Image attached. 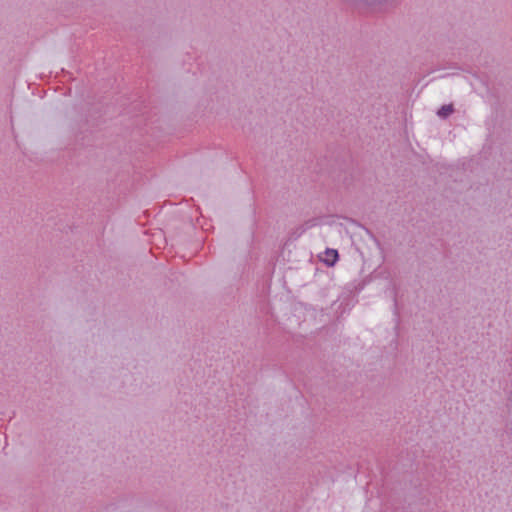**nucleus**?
<instances>
[{
	"mask_svg": "<svg viewBox=\"0 0 512 512\" xmlns=\"http://www.w3.org/2000/svg\"><path fill=\"white\" fill-rule=\"evenodd\" d=\"M323 262L328 266H333L338 260V252L334 249H327L324 253Z\"/></svg>",
	"mask_w": 512,
	"mask_h": 512,
	"instance_id": "1",
	"label": "nucleus"
},
{
	"mask_svg": "<svg viewBox=\"0 0 512 512\" xmlns=\"http://www.w3.org/2000/svg\"><path fill=\"white\" fill-rule=\"evenodd\" d=\"M452 106L451 105H444L441 107V109L438 111V115L446 117L449 114L452 113Z\"/></svg>",
	"mask_w": 512,
	"mask_h": 512,
	"instance_id": "2",
	"label": "nucleus"
}]
</instances>
